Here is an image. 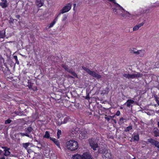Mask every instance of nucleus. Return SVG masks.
<instances>
[{
    "label": "nucleus",
    "mask_w": 159,
    "mask_h": 159,
    "mask_svg": "<svg viewBox=\"0 0 159 159\" xmlns=\"http://www.w3.org/2000/svg\"><path fill=\"white\" fill-rule=\"evenodd\" d=\"M90 146L93 148V150H96V148L98 147V146L97 143L93 144V143H90Z\"/></svg>",
    "instance_id": "obj_22"
},
{
    "label": "nucleus",
    "mask_w": 159,
    "mask_h": 159,
    "mask_svg": "<svg viewBox=\"0 0 159 159\" xmlns=\"http://www.w3.org/2000/svg\"><path fill=\"white\" fill-rule=\"evenodd\" d=\"M70 77L71 78H73V77L72 76H70Z\"/></svg>",
    "instance_id": "obj_59"
},
{
    "label": "nucleus",
    "mask_w": 159,
    "mask_h": 159,
    "mask_svg": "<svg viewBox=\"0 0 159 159\" xmlns=\"http://www.w3.org/2000/svg\"><path fill=\"white\" fill-rule=\"evenodd\" d=\"M134 102V101L131 99H128L125 103V104H127V106L128 107H129L130 105L132 104H133Z\"/></svg>",
    "instance_id": "obj_20"
},
{
    "label": "nucleus",
    "mask_w": 159,
    "mask_h": 159,
    "mask_svg": "<svg viewBox=\"0 0 159 159\" xmlns=\"http://www.w3.org/2000/svg\"><path fill=\"white\" fill-rule=\"evenodd\" d=\"M14 20L13 19H11V18H10V20L9 21V23H13V21H14Z\"/></svg>",
    "instance_id": "obj_41"
},
{
    "label": "nucleus",
    "mask_w": 159,
    "mask_h": 159,
    "mask_svg": "<svg viewBox=\"0 0 159 159\" xmlns=\"http://www.w3.org/2000/svg\"><path fill=\"white\" fill-rule=\"evenodd\" d=\"M136 48H133V49L131 50V52L133 53L134 54H135V53L134 52H136Z\"/></svg>",
    "instance_id": "obj_39"
},
{
    "label": "nucleus",
    "mask_w": 159,
    "mask_h": 159,
    "mask_svg": "<svg viewBox=\"0 0 159 159\" xmlns=\"http://www.w3.org/2000/svg\"><path fill=\"white\" fill-rule=\"evenodd\" d=\"M134 141H138L139 139V135L138 134L136 135H134Z\"/></svg>",
    "instance_id": "obj_36"
},
{
    "label": "nucleus",
    "mask_w": 159,
    "mask_h": 159,
    "mask_svg": "<svg viewBox=\"0 0 159 159\" xmlns=\"http://www.w3.org/2000/svg\"><path fill=\"white\" fill-rule=\"evenodd\" d=\"M28 84L27 86L30 89H32L33 83L31 82L28 81Z\"/></svg>",
    "instance_id": "obj_28"
},
{
    "label": "nucleus",
    "mask_w": 159,
    "mask_h": 159,
    "mask_svg": "<svg viewBox=\"0 0 159 159\" xmlns=\"http://www.w3.org/2000/svg\"><path fill=\"white\" fill-rule=\"evenodd\" d=\"M76 6V4L75 3H74L73 4V10H75V7Z\"/></svg>",
    "instance_id": "obj_47"
},
{
    "label": "nucleus",
    "mask_w": 159,
    "mask_h": 159,
    "mask_svg": "<svg viewBox=\"0 0 159 159\" xmlns=\"http://www.w3.org/2000/svg\"><path fill=\"white\" fill-rule=\"evenodd\" d=\"M124 11H126L127 13H128V14H129V15H130V13L129 12H128V11H126L125 10H123Z\"/></svg>",
    "instance_id": "obj_54"
},
{
    "label": "nucleus",
    "mask_w": 159,
    "mask_h": 159,
    "mask_svg": "<svg viewBox=\"0 0 159 159\" xmlns=\"http://www.w3.org/2000/svg\"><path fill=\"white\" fill-rule=\"evenodd\" d=\"M85 98L87 100H89L90 99L89 95V93H88L86 96Z\"/></svg>",
    "instance_id": "obj_40"
},
{
    "label": "nucleus",
    "mask_w": 159,
    "mask_h": 159,
    "mask_svg": "<svg viewBox=\"0 0 159 159\" xmlns=\"http://www.w3.org/2000/svg\"><path fill=\"white\" fill-rule=\"evenodd\" d=\"M61 134V130L58 129L57 133V136L58 139H59L60 136Z\"/></svg>",
    "instance_id": "obj_33"
},
{
    "label": "nucleus",
    "mask_w": 159,
    "mask_h": 159,
    "mask_svg": "<svg viewBox=\"0 0 159 159\" xmlns=\"http://www.w3.org/2000/svg\"><path fill=\"white\" fill-rule=\"evenodd\" d=\"M0 6L3 8H5L8 7V4L7 0H5L3 2L0 3Z\"/></svg>",
    "instance_id": "obj_14"
},
{
    "label": "nucleus",
    "mask_w": 159,
    "mask_h": 159,
    "mask_svg": "<svg viewBox=\"0 0 159 159\" xmlns=\"http://www.w3.org/2000/svg\"><path fill=\"white\" fill-rule=\"evenodd\" d=\"M0 159H5V157L3 156L0 158Z\"/></svg>",
    "instance_id": "obj_53"
},
{
    "label": "nucleus",
    "mask_w": 159,
    "mask_h": 159,
    "mask_svg": "<svg viewBox=\"0 0 159 159\" xmlns=\"http://www.w3.org/2000/svg\"><path fill=\"white\" fill-rule=\"evenodd\" d=\"M158 6H159V2H157L154 3L153 5H152L150 8H152V7H157Z\"/></svg>",
    "instance_id": "obj_30"
},
{
    "label": "nucleus",
    "mask_w": 159,
    "mask_h": 159,
    "mask_svg": "<svg viewBox=\"0 0 159 159\" xmlns=\"http://www.w3.org/2000/svg\"><path fill=\"white\" fill-rule=\"evenodd\" d=\"M73 159H93L90 154L88 152L84 153L83 155L77 154L73 156Z\"/></svg>",
    "instance_id": "obj_2"
},
{
    "label": "nucleus",
    "mask_w": 159,
    "mask_h": 159,
    "mask_svg": "<svg viewBox=\"0 0 159 159\" xmlns=\"http://www.w3.org/2000/svg\"><path fill=\"white\" fill-rule=\"evenodd\" d=\"M120 112L119 111H118L116 112V115L117 116H119L120 115Z\"/></svg>",
    "instance_id": "obj_42"
},
{
    "label": "nucleus",
    "mask_w": 159,
    "mask_h": 159,
    "mask_svg": "<svg viewBox=\"0 0 159 159\" xmlns=\"http://www.w3.org/2000/svg\"><path fill=\"white\" fill-rule=\"evenodd\" d=\"M50 135L49 132L48 131H46L45 132V134L43 136V138H47V139H50Z\"/></svg>",
    "instance_id": "obj_24"
},
{
    "label": "nucleus",
    "mask_w": 159,
    "mask_h": 159,
    "mask_svg": "<svg viewBox=\"0 0 159 159\" xmlns=\"http://www.w3.org/2000/svg\"><path fill=\"white\" fill-rule=\"evenodd\" d=\"M80 132L79 129L76 128L72 130V133L74 135V136H75L78 135V134H79Z\"/></svg>",
    "instance_id": "obj_13"
},
{
    "label": "nucleus",
    "mask_w": 159,
    "mask_h": 159,
    "mask_svg": "<svg viewBox=\"0 0 159 159\" xmlns=\"http://www.w3.org/2000/svg\"><path fill=\"white\" fill-rule=\"evenodd\" d=\"M50 140L52 141L58 148H61L59 140L52 137H50Z\"/></svg>",
    "instance_id": "obj_10"
},
{
    "label": "nucleus",
    "mask_w": 159,
    "mask_h": 159,
    "mask_svg": "<svg viewBox=\"0 0 159 159\" xmlns=\"http://www.w3.org/2000/svg\"><path fill=\"white\" fill-rule=\"evenodd\" d=\"M11 121V120L10 119H8L6 120L5 121V124H10Z\"/></svg>",
    "instance_id": "obj_38"
},
{
    "label": "nucleus",
    "mask_w": 159,
    "mask_h": 159,
    "mask_svg": "<svg viewBox=\"0 0 159 159\" xmlns=\"http://www.w3.org/2000/svg\"><path fill=\"white\" fill-rule=\"evenodd\" d=\"M61 66L62 68H63L65 70L67 71L68 70L69 68V67L68 66L66 65L65 64H62Z\"/></svg>",
    "instance_id": "obj_31"
},
{
    "label": "nucleus",
    "mask_w": 159,
    "mask_h": 159,
    "mask_svg": "<svg viewBox=\"0 0 159 159\" xmlns=\"http://www.w3.org/2000/svg\"><path fill=\"white\" fill-rule=\"evenodd\" d=\"M13 57L15 59V60H17V59H18V58H17V56L16 55V56H13Z\"/></svg>",
    "instance_id": "obj_44"
},
{
    "label": "nucleus",
    "mask_w": 159,
    "mask_h": 159,
    "mask_svg": "<svg viewBox=\"0 0 159 159\" xmlns=\"http://www.w3.org/2000/svg\"><path fill=\"white\" fill-rule=\"evenodd\" d=\"M16 63L17 64H19V62L18 60H16Z\"/></svg>",
    "instance_id": "obj_51"
},
{
    "label": "nucleus",
    "mask_w": 159,
    "mask_h": 159,
    "mask_svg": "<svg viewBox=\"0 0 159 159\" xmlns=\"http://www.w3.org/2000/svg\"><path fill=\"white\" fill-rule=\"evenodd\" d=\"M132 129V125H129L125 129V131L126 132H129V130Z\"/></svg>",
    "instance_id": "obj_29"
},
{
    "label": "nucleus",
    "mask_w": 159,
    "mask_h": 159,
    "mask_svg": "<svg viewBox=\"0 0 159 159\" xmlns=\"http://www.w3.org/2000/svg\"><path fill=\"white\" fill-rule=\"evenodd\" d=\"M57 21V18L55 17L53 21L48 26V28H50L52 27Z\"/></svg>",
    "instance_id": "obj_18"
},
{
    "label": "nucleus",
    "mask_w": 159,
    "mask_h": 159,
    "mask_svg": "<svg viewBox=\"0 0 159 159\" xmlns=\"http://www.w3.org/2000/svg\"><path fill=\"white\" fill-rule=\"evenodd\" d=\"M101 116H104V118L106 119L108 121H109L110 120V119H111V116H109V117H108L107 116V115H101Z\"/></svg>",
    "instance_id": "obj_37"
},
{
    "label": "nucleus",
    "mask_w": 159,
    "mask_h": 159,
    "mask_svg": "<svg viewBox=\"0 0 159 159\" xmlns=\"http://www.w3.org/2000/svg\"><path fill=\"white\" fill-rule=\"evenodd\" d=\"M67 148L71 151H74L79 148L78 142L75 140L70 139L66 143Z\"/></svg>",
    "instance_id": "obj_1"
},
{
    "label": "nucleus",
    "mask_w": 159,
    "mask_h": 159,
    "mask_svg": "<svg viewBox=\"0 0 159 159\" xmlns=\"http://www.w3.org/2000/svg\"><path fill=\"white\" fill-rule=\"evenodd\" d=\"M153 133L155 137H159V130L157 128H154L153 129Z\"/></svg>",
    "instance_id": "obj_15"
},
{
    "label": "nucleus",
    "mask_w": 159,
    "mask_h": 159,
    "mask_svg": "<svg viewBox=\"0 0 159 159\" xmlns=\"http://www.w3.org/2000/svg\"><path fill=\"white\" fill-rule=\"evenodd\" d=\"M2 150H0V155L2 153Z\"/></svg>",
    "instance_id": "obj_56"
},
{
    "label": "nucleus",
    "mask_w": 159,
    "mask_h": 159,
    "mask_svg": "<svg viewBox=\"0 0 159 159\" xmlns=\"http://www.w3.org/2000/svg\"><path fill=\"white\" fill-rule=\"evenodd\" d=\"M108 92V88L107 87H106L104 90L102 91V92L101 93V94H107Z\"/></svg>",
    "instance_id": "obj_27"
},
{
    "label": "nucleus",
    "mask_w": 159,
    "mask_h": 159,
    "mask_svg": "<svg viewBox=\"0 0 159 159\" xmlns=\"http://www.w3.org/2000/svg\"><path fill=\"white\" fill-rule=\"evenodd\" d=\"M2 148L4 149L5 152L4 154L5 156H7L10 155V152L9 151L10 150V148L6 147H2Z\"/></svg>",
    "instance_id": "obj_9"
},
{
    "label": "nucleus",
    "mask_w": 159,
    "mask_h": 159,
    "mask_svg": "<svg viewBox=\"0 0 159 159\" xmlns=\"http://www.w3.org/2000/svg\"><path fill=\"white\" fill-rule=\"evenodd\" d=\"M16 17L17 19H19L20 17V16L19 15H17L15 16Z\"/></svg>",
    "instance_id": "obj_45"
},
{
    "label": "nucleus",
    "mask_w": 159,
    "mask_h": 159,
    "mask_svg": "<svg viewBox=\"0 0 159 159\" xmlns=\"http://www.w3.org/2000/svg\"><path fill=\"white\" fill-rule=\"evenodd\" d=\"M61 10H60L59 13H58V14L57 16L56 17H57V20H58V17L61 15V14H62V13H61Z\"/></svg>",
    "instance_id": "obj_43"
},
{
    "label": "nucleus",
    "mask_w": 159,
    "mask_h": 159,
    "mask_svg": "<svg viewBox=\"0 0 159 159\" xmlns=\"http://www.w3.org/2000/svg\"><path fill=\"white\" fill-rule=\"evenodd\" d=\"M145 20H144L143 22L134 26L133 28V30L134 31L138 30L140 27L143 25L145 23Z\"/></svg>",
    "instance_id": "obj_12"
},
{
    "label": "nucleus",
    "mask_w": 159,
    "mask_h": 159,
    "mask_svg": "<svg viewBox=\"0 0 159 159\" xmlns=\"http://www.w3.org/2000/svg\"><path fill=\"white\" fill-rule=\"evenodd\" d=\"M133 159H136L135 158H134Z\"/></svg>",
    "instance_id": "obj_61"
},
{
    "label": "nucleus",
    "mask_w": 159,
    "mask_h": 159,
    "mask_svg": "<svg viewBox=\"0 0 159 159\" xmlns=\"http://www.w3.org/2000/svg\"><path fill=\"white\" fill-rule=\"evenodd\" d=\"M148 141L150 143L154 145L156 147L158 148V150L159 151V142L158 141L151 138L148 139Z\"/></svg>",
    "instance_id": "obj_5"
},
{
    "label": "nucleus",
    "mask_w": 159,
    "mask_h": 159,
    "mask_svg": "<svg viewBox=\"0 0 159 159\" xmlns=\"http://www.w3.org/2000/svg\"><path fill=\"white\" fill-rule=\"evenodd\" d=\"M99 76V75H98V77Z\"/></svg>",
    "instance_id": "obj_63"
},
{
    "label": "nucleus",
    "mask_w": 159,
    "mask_h": 159,
    "mask_svg": "<svg viewBox=\"0 0 159 159\" xmlns=\"http://www.w3.org/2000/svg\"><path fill=\"white\" fill-rule=\"evenodd\" d=\"M158 105L159 106V100L158 99L156 101Z\"/></svg>",
    "instance_id": "obj_52"
},
{
    "label": "nucleus",
    "mask_w": 159,
    "mask_h": 159,
    "mask_svg": "<svg viewBox=\"0 0 159 159\" xmlns=\"http://www.w3.org/2000/svg\"><path fill=\"white\" fill-rule=\"evenodd\" d=\"M1 70V66H0V70Z\"/></svg>",
    "instance_id": "obj_62"
},
{
    "label": "nucleus",
    "mask_w": 159,
    "mask_h": 159,
    "mask_svg": "<svg viewBox=\"0 0 159 159\" xmlns=\"http://www.w3.org/2000/svg\"><path fill=\"white\" fill-rule=\"evenodd\" d=\"M120 15H121L122 17H124L125 16V14H123V13H121L120 14Z\"/></svg>",
    "instance_id": "obj_48"
},
{
    "label": "nucleus",
    "mask_w": 159,
    "mask_h": 159,
    "mask_svg": "<svg viewBox=\"0 0 159 159\" xmlns=\"http://www.w3.org/2000/svg\"><path fill=\"white\" fill-rule=\"evenodd\" d=\"M87 132L86 131L83 130L80 131V134L79 135V137L82 139L85 138L87 135Z\"/></svg>",
    "instance_id": "obj_11"
},
{
    "label": "nucleus",
    "mask_w": 159,
    "mask_h": 159,
    "mask_svg": "<svg viewBox=\"0 0 159 159\" xmlns=\"http://www.w3.org/2000/svg\"><path fill=\"white\" fill-rule=\"evenodd\" d=\"M1 1H2V2H4L5 1V0H1Z\"/></svg>",
    "instance_id": "obj_58"
},
{
    "label": "nucleus",
    "mask_w": 159,
    "mask_h": 159,
    "mask_svg": "<svg viewBox=\"0 0 159 159\" xmlns=\"http://www.w3.org/2000/svg\"><path fill=\"white\" fill-rule=\"evenodd\" d=\"M135 53V54L136 55H139L140 57H143L145 53V50L143 49H142L140 50H138L136 52H134Z\"/></svg>",
    "instance_id": "obj_8"
},
{
    "label": "nucleus",
    "mask_w": 159,
    "mask_h": 159,
    "mask_svg": "<svg viewBox=\"0 0 159 159\" xmlns=\"http://www.w3.org/2000/svg\"><path fill=\"white\" fill-rule=\"evenodd\" d=\"M137 73L136 74H132V79L140 77H142L143 76V74H142L137 72Z\"/></svg>",
    "instance_id": "obj_17"
},
{
    "label": "nucleus",
    "mask_w": 159,
    "mask_h": 159,
    "mask_svg": "<svg viewBox=\"0 0 159 159\" xmlns=\"http://www.w3.org/2000/svg\"><path fill=\"white\" fill-rule=\"evenodd\" d=\"M69 118L68 117H65L63 121L62 122V123L64 124L66 123L69 120Z\"/></svg>",
    "instance_id": "obj_32"
},
{
    "label": "nucleus",
    "mask_w": 159,
    "mask_h": 159,
    "mask_svg": "<svg viewBox=\"0 0 159 159\" xmlns=\"http://www.w3.org/2000/svg\"><path fill=\"white\" fill-rule=\"evenodd\" d=\"M67 71L68 72L70 73L71 75H72L73 76H74L76 77L77 76L76 74L75 71H73V69H69L68 70H67Z\"/></svg>",
    "instance_id": "obj_21"
},
{
    "label": "nucleus",
    "mask_w": 159,
    "mask_h": 159,
    "mask_svg": "<svg viewBox=\"0 0 159 159\" xmlns=\"http://www.w3.org/2000/svg\"><path fill=\"white\" fill-rule=\"evenodd\" d=\"M102 157L103 159H113L110 151L104 147V149L101 150Z\"/></svg>",
    "instance_id": "obj_3"
},
{
    "label": "nucleus",
    "mask_w": 159,
    "mask_h": 159,
    "mask_svg": "<svg viewBox=\"0 0 159 159\" xmlns=\"http://www.w3.org/2000/svg\"><path fill=\"white\" fill-rule=\"evenodd\" d=\"M98 113L99 114V110H98Z\"/></svg>",
    "instance_id": "obj_60"
},
{
    "label": "nucleus",
    "mask_w": 159,
    "mask_h": 159,
    "mask_svg": "<svg viewBox=\"0 0 159 159\" xmlns=\"http://www.w3.org/2000/svg\"><path fill=\"white\" fill-rule=\"evenodd\" d=\"M123 76L126 78H127L128 79H132V74H124L123 75Z\"/></svg>",
    "instance_id": "obj_23"
},
{
    "label": "nucleus",
    "mask_w": 159,
    "mask_h": 159,
    "mask_svg": "<svg viewBox=\"0 0 159 159\" xmlns=\"http://www.w3.org/2000/svg\"><path fill=\"white\" fill-rule=\"evenodd\" d=\"M125 119L124 118L122 117L120 119V122H122V121L124 120Z\"/></svg>",
    "instance_id": "obj_46"
},
{
    "label": "nucleus",
    "mask_w": 159,
    "mask_h": 159,
    "mask_svg": "<svg viewBox=\"0 0 159 159\" xmlns=\"http://www.w3.org/2000/svg\"><path fill=\"white\" fill-rule=\"evenodd\" d=\"M33 129L31 126H29L27 128H25V132L28 133V134L31 133V132L33 131Z\"/></svg>",
    "instance_id": "obj_16"
},
{
    "label": "nucleus",
    "mask_w": 159,
    "mask_h": 159,
    "mask_svg": "<svg viewBox=\"0 0 159 159\" xmlns=\"http://www.w3.org/2000/svg\"><path fill=\"white\" fill-rule=\"evenodd\" d=\"M109 1H110L111 2H112L113 3H114V4L116 6H118L120 8V9L122 10H124V9L121 7L119 4H118L117 3H116V2L115 0H108Z\"/></svg>",
    "instance_id": "obj_25"
},
{
    "label": "nucleus",
    "mask_w": 159,
    "mask_h": 159,
    "mask_svg": "<svg viewBox=\"0 0 159 159\" xmlns=\"http://www.w3.org/2000/svg\"><path fill=\"white\" fill-rule=\"evenodd\" d=\"M68 17V15L66 14H64L63 15L62 19V21H64L66 20L67 19Z\"/></svg>",
    "instance_id": "obj_35"
},
{
    "label": "nucleus",
    "mask_w": 159,
    "mask_h": 159,
    "mask_svg": "<svg viewBox=\"0 0 159 159\" xmlns=\"http://www.w3.org/2000/svg\"><path fill=\"white\" fill-rule=\"evenodd\" d=\"M117 9H115V8L113 10V11L114 12H116V13H117Z\"/></svg>",
    "instance_id": "obj_50"
},
{
    "label": "nucleus",
    "mask_w": 159,
    "mask_h": 159,
    "mask_svg": "<svg viewBox=\"0 0 159 159\" xmlns=\"http://www.w3.org/2000/svg\"><path fill=\"white\" fill-rule=\"evenodd\" d=\"M154 98L155 99V100H157L158 99V98L157 97V96L156 95L154 96Z\"/></svg>",
    "instance_id": "obj_49"
},
{
    "label": "nucleus",
    "mask_w": 159,
    "mask_h": 159,
    "mask_svg": "<svg viewBox=\"0 0 159 159\" xmlns=\"http://www.w3.org/2000/svg\"><path fill=\"white\" fill-rule=\"evenodd\" d=\"M157 125H158V127H159V121L157 123Z\"/></svg>",
    "instance_id": "obj_57"
},
{
    "label": "nucleus",
    "mask_w": 159,
    "mask_h": 159,
    "mask_svg": "<svg viewBox=\"0 0 159 159\" xmlns=\"http://www.w3.org/2000/svg\"><path fill=\"white\" fill-rule=\"evenodd\" d=\"M30 143L29 142H28L25 143H23L22 144L23 147L25 148V149H27L28 147L30 145Z\"/></svg>",
    "instance_id": "obj_26"
},
{
    "label": "nucleus",
    "mask_w": 159,
    "mask_h": 159,
    "mask_svg": "<svg viewBox=\"0 0 159 159\" xmlns=\"http://www.w3.org/2000/svg\"><path fill=\"white\" fill-rule=\"evenodd\" d=\"M82 68L84 70H85L86 72H87L90 75L94 77H95L96 76V74L95 72H94L93 71H91L89 69L83 66L82 67Z\"/></svg>",
    "instance_id": "obj_6"
},
{
    "label": "nucleus",
    "mask_w": 159,
    "mask_h": 159,
    "mask_svg": "<svg viewBox=\"0 0 159 159\" xmlns=\"http://www.w3.org/2000/svg\"><path fill=\"white\" fill-rule=\"evenodd\" d=\"M45 0H36L35 4L38 7H40L43 6Z\"/></svg>",
    "instance_id": "obj_7"
},
{
    "label": "nucleus",
    "mask_w": 159,
    "mask_h": 159,
    "mask_svg": "<svg viewBox=\"0 0 159 159\" xmlns=\"http://www.w3.org/2000/svg\"><path fill=\"white\" fill-rule=\"evenodd\" d=\"M6 36L5 30L0 31V39H3Z\"/></svg>",
    "instance_id": "obj_19"
},
{
    "label": "nucleus",
    "mask_w": 159,
    "mask_h": 159,
    "mask_svg": "<svg viewBox=\"0 0 159 159\" xmlns=\"http://www.w3.org/2000/svg\"><path fill=\"white\" fill-rule=\"evenodd\" d=\"M61 124H62V123H58V124H57V125L58 126H60Z\"/></svg>",
    "instance_id": "obj_55"
},
{
    "label": "nucleus",
    "mask_w": 159,
    "mask_h": 159,
    "mask_svg": "<svg viewBox=\"0 0 159 159\" xmlns=\"http://www.w3.org/2000/svg\"><path fill=\"white\" fill-rule=\"evenodd\" d=\"M72 5L71 3H69L67 4L61 10V13L62 14H63L68 12L71 9Z\"/></svg>",
    "instance_id": "obj_4"
},
{
    "label": "nucleus",
    "mask_w": 159,
    "mask_h": 159,
    "mask_svg": "<svg viewBox=\"0 0 159 159\" xmlns=\"http://www.w3.org/2000/svg\"><path fill=\"white\" fill-rule=\"evenodd\" d=\"M20 135L22 136H26L28 137H30V135L28 134V133H20Z\"/></svg>",
    "instance_id": "obj_34"
}]
</instances>
